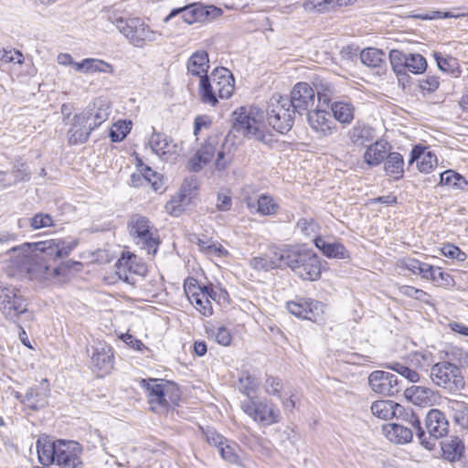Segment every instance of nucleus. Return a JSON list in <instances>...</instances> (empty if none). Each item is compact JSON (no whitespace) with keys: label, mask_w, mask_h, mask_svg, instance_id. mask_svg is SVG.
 <instances>
[{"label":"nucleus","mask_w":468,"mask_h":468,"mask_svg":"<svg viewBox=\"0 0 468 468\" xmlns=\"http://www.w3.org/2000/svg\"><path fill=\"white\" fill-rule=\"evenodd\" d=\"M131 44L137 48L144 47L148 42L155 41L158 34L153 31L139 18L131 17L123 35Z\"/></svg>","instance_id":"a211bd4d"},{"label":"nucleus","mask_w":468,"mask_h":468,"mask_svg":"<svg viewBox=\"0 0 468 468\" xmlns=\"http://www.w3.org/2000/svg\"><path fill=\"white\" fill-rule=\"evenodd\" d=\"M132 129V122L120 120L110 130V137L112 142H122Z\"/></svg>","instance_id":"5fc2aeb1"},{"label":"nucleus","mask_w":468,"mask_h":468,"mask_svg":"<svg viewBox=\"0 0 468 468\" xmlns=\"http://www.w3.org/2000/svg\"><path fill=\"white\" fill-rule=\"evenodd\" d=\"M354 0H304L303 2V8L309 13H324L347 6L353 3Z\"/></svg>","instance_id":"72a5a7b5"},{"label":"nucleus","mask_w":468,"mask_h":468,"mask_svg":"<svg viewBox=\"0 0 468 468\" xmlns=\"http://www.w3.org/2000/svg\"><path fill=\"white\" fill-rule=\"evenodd\" d=\"M289 101L298 113L308 112L309 109L314 105L315 90L308 83L299 82L291 90Z\"/></svg>","instance_id":"aec40b11"},{"label":"nucleus","mask_w":468,"mask_h":468,"mask_svg":"<svg viewBox=\"0 0 468 468\" xmlns=\"http://www.w3.org/2000/svg\"><path fill=\"white\" fill-rule=\"evenodd\" d=\"M85 74L113 72V67L110 63L99 58H85Z\"/></svg>","instance_id":"864d4df0"},{"label":"nucleus","mask_w":468,"mask_h":468,"mask_svg":"<svg viewBox=\"0 0 468 468\" xmlns=\"http://www.w3.org/2000/svg\"><path fill=\"white\" fill-rule=\"evenodd\" d=\"M264 389L268 395L275 396L280 399L282 382L279 378L270 376L265 380Z\"/></svg>","instance_id":"0e129e2a"},{"label":"nucleus","mask_w":468,"mask_h":468,"mask_svg":"<svg viewBox=\"0 0 468 468\" xmlns=\"http://www.w3.org/2000/svg\"><path fill=\"white\" fill-rule=\"evenodd\" d=\"M446 356L450 361L456 362L462 367L468 365V353L463 348L451 346L446 351Z\"/></svg>","instance_id":"e2e57ef3"},{"label":"nucleus","mask_w":468,"mask_h":468,"mask_svg":"<svg viewBox=\"0 0 468 468\" xmlns=\"http://www.w3.org/2000/svg\"><path fill=\"white\" fill-rule=\"evenodd\" d=\"M281 254H283V247L272 248L270 255L265 254L251 259L250 266L258 271H269L283 267V258L280 257Z\"/></svg>","instance_id":"a878e982"},{"label":"nucleus","mask_w":468,"mask_h":468,"mask_svg":"<svg viewBox=\"0 0 468 468\" xmlns=\"http://www.w3.org/2000/svg\"><path fill=\"white\" fill-rule=\"evenodd\" d=\"M87 121L88 116L83 112L74 115L68 131V141L70 144H83L88 140L93 130Z\"/></svg>","instance_id":"5701e85b"},{"label":"nucleus","mask_w":468,"mask_h":468,"mask_svg":"<svg viewBox=\"0 0 468 468\" xmlns=\"http://www.w3.org/2000/svg\"><path fill=\"white\" fill-rule=\"evenodd\" d=\"M233 129L247 137L265 142L268 126L264 112L257 107H239L233 112Z\"/></svg>","instance_id":"39448f33"},{"label":"nucleus","mask_w":468,"mask_h":468,"mask_svg":"<svg viewBox=\"0 0 468 468\" xmlns=\"http://www.w3.org/2000/svg\"><path fill=\"white\" fill-rule=\"evenodd\" d=\"M435 60L439 69L441 71L448 72L451 74H454L455 68L457 65L456 59L452 57L443 58L438 53L434 54Z\"/></svg>","instance_id":"774afa93"},{"label":"nucleus","mask_w":468,"mask_h":468,"mask_svg":"<svg viewBox=\"0 0 468 468\" xmlns=\"http://www.w3.org/2000/svg\"><path fill=\"white\" fill-rule=\"evenodd\" d=\"M187 72L193 76L202 78L207 76L209 69L208 54L205 50L194 52L186 63Z\"/></svg>","instance_id":"7c9ffc66"},{"label":"nucleus","mask_w":468,"mask_h":468,"mask_svg":"<svg viewBox=\"0 0 468 468\" xmlns=\"http://www.w3.org/2000/svg\"><path fill=\"white\" fill-rule=\"evenodd\" d=\"M294 112L288 98L274 96L267 110L268 124L280 133H285L292 126Z\"/></svg>","instance_id":"1a4fd4ad"},{"label":"nucleus","mask_w":468,"mask_h":468,"mask_svg":"<svg viewBox=\"0 0 468 468\" xmlns=\"http://www.w3.org/2000/svg\"><path fill=\"white\" fill-rule=\"evenodd\" d=\"M0 62L3 64L14 63L22 65L25 62V57L19 50L5 48L0 49Z\"/></svg>","instance_id":"6e6d98bb"},{"label":"nucleus","mask_w":468,"mask_h":468,"mask_svg":"<svg viewBox=\"0 0 468 468\" xmlns=\"http://www.w3.org/2000/svg\"><path fill=\"white\" fill-rule=\"evenodd\" d=\"M404 398L410 403L418 407L432 406L437 399V394L428 387L412 385L404 389Z\"/></svg>","instance_id":"4be33fe9"},{"label":"nucleus","mask_w":468,"mask_h":468,"mask_svg":"<svg viewBox=\"0 0 468 468\" xmlns=\"http://www.w3.org/2000/svg\"><path fill=\"white\" fill-rule=\"evenodd\" d=\"M425 422L430 436L433 439L441 438L448 432V420L446 419L445 415L439 410H431L427 413Z\"/></svg>","instance_id":"b1692460"},{"label":"nucleus","mask_w":468,"mask_h":468,"mask_svg":"<svg viewBox=\"0 0 468 468\" xmlns=\"http://www.w3.org/2000/svg\"><path fill=\"white\" fill-rule=\"evenodd\" d=\"M82 112L85 116H88L87 122L90 123L92 130L106 122L110 115L109 106L100 100L94 101L92 109Z\"/></svg>","instance_id":"4c0bfd02"},{"label":"nucleus","mask_w":468,"mask_h":468,"mask_svg":"<svg viewBox=\"0 0 468 468\" xmlns=\"http://www.w3.org/2000/svg\"><path fill=\"white\" fill-rule=\"evenodd\" d=\"M441 451L443 458L453 463L463 455L465 446L458 437H451L441 442Z\"/></svg>","instance_id":"58836bf2"},{"label":"nucleus","mask_w":468,"mask_h":468,"mask_svg":"<svg viewBox=\"0 0 468 468\" xmlns=\"http://www.w3.org/2000/svg\"><path fill=\"white\" fill-rule=\"evenodd\" d=\"M385 367L397 372L398 374H399L400 376H402L403 378H405L411 383H417L420 379V376L417 371H415L399 362L386 364Z\"/></svg>","instance_id":"3c124183"},{"label":"nucleus","mask_w":468,"mask_h":468,"mask_svg":"<svg viewBox=\"0 0 468 468\" xmlns=\"http://www.w3.org/2000/svg\"><path fill=\"white\" fill-rule=\"evenodd\" d=\"M78 245L76 239H54L35 243H24L9 251V266L30 279L60 282L63 267L49 269L48 261L67 257Z\"/></svg>","instance_id":"f257e3e1"},{"label":"nucleus","mask_w":468,"mask_h":468,"mask_svg":"<svg viewBox=\"0 0 468 468\" xmlns=\"http://www.w3.org/2000/svg\"><path fill=\"white\" fill-rule=\"evenodd\" d=\"M307 123L318 139L328 138L337 133L338 127L330 112L323 109H314L307 112Z\"/></svg>","instance_id":"4468645a"},{"label":"nucleus","mask_w":468,"mask_h":468,"mask_svg":"<svg viewBox=\"0 0 468 468\" xmlns=\"http://www.w3.org/2000/svg\"><path fill=\"white\" fill-rule=\"evenodd\" d=\"M243 412L262 426H271L281 420L280 410L266 399H250L241 402Z\"/></svg>","instance_id":"6e6552de"},{"label":"nucleus","mask_w":468,"mask_h":468,"mask_svg":"<svg viewBox=\"0 0 468 468\" xmlns=\"http://www.w3.org/2000/svg\"><path fill=\"white\" fill-rule=\"evenodd\" d=\"M440 184L448 186L456 190H463L468 185L466 179L460 174L447 170L440 175Z\"/></svg>","instance_id":"c03bdc74"},{"label":"nucleus","mask_w":468,"mask_h":468,"mask_svg":"<svg viewBox=\"0 0 468 468\" xmlns=\"http://www.w3.org/2000/svg\"><path fill=\"white\" fill-rule=\"evenodd\" d=\"M257 213L262 216H272L275 215L279 209V205L275 199L270 196L262 194L257 199L256 204Z\"/></svg>","instance_id":"a18cd8bd"},{"label":"nucleus","mask_w":468,"mask_h":468,"mask_svg":"<svg viewBox=\"0 0 468 468\" xmlns=\"http://www.w3.org/2000/svg\"><path fill=\"white\" fill-rule=\"evenodd\" d=\"M129 228L137 243L142 244L148 254L154 255L157 251L158 240L156 229L150 221L145 217L136 215L131 218Z\"/></svg>","instance_id":"9b49d317"},{"label":"nucleus","mask_w":468,"mask_h":468,"mask_svg":"<svg viewBox=\"0 0 468 468\" xmlns=\"http://www.w3.org/2000/svg\"><path fill=\"white\" fill-rule=\"evenodd\" d=\"M186 199V197L182 196V194L173 197L165 204V211L175 217L181 215L187 204Z\"/></svg>","instance_id":"bf43d9fd"},{"label":"nucleus","mask_w":468,"mask_h":468,"mask_svg":"<svg viewBox=\"0 0 468 468\" xmlns=\"http://www.w3.org/2000/svg\"><path fill=\"white\" fill-rule=\"evenodd\" d=\"M346 137L353 145L362 146L374 139L375 130L365 122H356V124L347 131Z\"/></svg>","instance_id":"c756f323"},{"label":"nucleus","mask_w":468,"mask_h":468,"mask_svg":"<svg viewBox=\"0 0 468 468\" xmlns=\"http://www.w3.org/2000/svg\"><path fill=\"white\" fill-rule=\"evenodd\" d=\"M431 382L451 392H458L464 388L465 381L460 368L450 361L434 364L431 368Z\"/></svg>","instance_id":"0eeeda50"},{"label":"nucleus","mask_w":468,"mask_h":468,"mask_svg":"<svg viewBox=\"0 0 468 468\" xmlns=\"http://www.w3.org/2000/svg\"><path fill=\"white\" fill-rule=\"evenodd\" d=\"M36 447L41 464H56L55 452L57 449V441L52 442L47 438H40L37 441Z\"/></svg>","instance_id":"ea45409f"},{"label":"nucleus","mask_w":468,"mask_h":468,"mask_svg":"<svg viewBox=\"0 0 468 468\" xmlns=\"http://www.w3.org/2000/svg\"><path fill=\"white\" fill-rule=\"evenodd\" d=\"M408 54L403 53L397 49H392L389 52V60L393 70L397 74H402L406 72Z\"/></svg>","instance_id":"4d7b16f0"},{"label":"nucleus","mask_w":468,"mask_h":468,"mask_svg":"<svg viewBox=\"0 0 468 468\" xmlns=\"http://www.w3.org/2000/svg\"><path fill=\"white\" fill-rule=\"evenodd\" d=\"M314 242L315 247L327 258L340 260L350 258L349 251L339 242H328L321 237H316Z\"/></svg>","instance_id":"473e14b6"},{"label":"nucleus","mask_w":468,"mask_h":468,"mask_svg":"<svg viewBox=\"0 0 468 468\" xmlns=\"http://www.w3.org/2000/svg\"><path fill=\"white\" fill-rule=\"evenodd\" d=\"M92 350V367L101 374L109 373L113 367L112 348L105 343L98 342Z\"/></svg>","instance_id":"412c9836"},{"label":"nucleus","mask_w":468,"mask_h":468,"mask_svg":"<svg viewBox=\"0 0 468 468\" xmlns=\"http://www.w3.org/2000/svg\"><path fill=\"white\" fill-rule=\"evenodd\" d=\"M403 166L404 160L400 154L396 152L388 154L385 162V171L388 176L395 179L402 177L404 173Z\"/></svg>","instance_id":"79ce46f5"},{"label":"nucleus","mask_w":468,"mask_h":468,"mask_svg":"<svg viewBox=\"0 0 468 468\" xmlns=\"http://www.w3.org/2000/svg\"><path fill=\"white\" fill-rule=\"evenodd\" d=\"M152 152L161 159L173 160L179 155L182 147L179 144L162 133L153 132L148 140Z\"/></svg>","instance_id":"dca6fc26"},{"label":"nucleus","mask_w":468,"mask_h":468,"mask_svg":"<svg viewBox=\"0 0 468 468\" xmlns=\"http://www.w3.org/2000/svg\"><path fill=\"white\" fill-rule=\"evenodd\" d=\"M221 457L229 463H236L239 461L237 454L238 445L235 442L226 441L219 449Z\"/></svg>","instance_id":"052dcab7"},{"label":"nucleus","mask_w":468,"mask_h":468,"mask_svg":"<svg viewBox=\"0 0 468 468\" xmlns=\"http://www.w3.org/2000/svg\"><path fill=\"white\" fill-rule=\"evenodd\" d=\"M141 387L145 389L148 403L152 411L166 412L176 406L180 399L178 389L172 384L161 379H142Z\"/></svg>","instance_id":"20e7f679"},{"label":"nucleus","mask_w":468,"mask_h":468,"mask_svg":"<svg viewBox=\"0 0 468 468\" xmlns=\"http://www.w3.org/2000/svg\"><path fill=\"white\" fill-rule=\"evenodd\" d=\"M368 385L373 392L386 397H394L402 388L400 381L394 374L383 370L370 373Z\"/></svg>","instance_id":"2eb2a0df"},{"label":"nucleus","mask_w":468,"mask_h":468,"mask_svg":"<svg viewBox=\"0 0 468 468\" xmlns=\"http://www.w3.org/2000/svg\"><path fill=\"white\" fill-rule=\"evenodd\" d=\"M370 410L378 419L388 420L397 416L398 411H402V406L393 400L379 399L371 404Z\"/></svg>","instance_id":"2f4dec72"},{"label":"nucleus","mask_w":468,"mask_h":468,"mask_svg":"<svg viewBox=\"0 0 468 468\" xmlns=\"http://www.w3.org/2000/svg\"><path fill=\"white\" fill-rule=\"evenodd\" d=\"M203 5L194 4L184 7L173 9L170 14L164 19L165 22H168L170 19L175 17L176 15H181L182 19L191 25L195 22L202 20Z\"/></svg>","instance_id":"e433bc0d"},{"label":"nucleus","mask_w":468,"mask_h":468,"mask_svg":"<svg viewBox=\"0 0 468 468\" xmlns=\"http://www.w3.org/2000/svg\"><path fill=\"white\" fill-rule=\"evenodd\" d=\"M426 262H421L413 258H405L399 261V266L402 269L408 270L413 274H419L427 272L426 270H423V267Z\"/></svg>","instance_id":"680f3d73"},{"label":"nucleus","mask_w":468,"mask_h":468,"mask_svg":"<svg viewBox=\"0 0 468 468\" xmlns=\"http://www.w3.org/2000/svg\"><path fill=\"white\" fill-rule=\"evenodd\" d=\"M441 252L443 256L459 261H464L467 259V255L463 250L451 243L444 244L441 249Z\"/></svg>","instance_id":"338daca9"},{"label":"nucleus","mask_w":468,"mask_h":468,"mask_svg":"<svg viewBox=\"0 0 468 468\" xmlns=\"http://www.w3.org/2000/svg\"><path fill=\"white\" fill-rule=\"evenodd\" d=\"M388 142L378 140L367 147L363 159L367 165L378 166L388 157Z\"/></svg>","instance_id":"cd10ccee"},{"label":"nucleus","mask_w":468,"mask_h":468,"mask_svg":"<svg viewBox=\"0 0 468 468\" xmlns=\"http://www.w3.org/2000/svg\"><path fill=\"white\" fill-rule=\"evenodd\" d=\"M447 407L453 412L455 422L463 429H468V409L464 403L456 399H450Z\"/></svg>","instance_id":"37998d69"},{"label":"nucleus","mask_w":468,"mask_h":468,"mask_svg":"<svg viewBox=\"0 0 468 468\" xmlns=\"http://www.w3.org/2000/svg\"><path fill=\"white\" fill-rule=\"evenodd\" d=\"M283 267L290 268L299 278L304 281H317L322 272L321 261L311 249L304 246H284Z\"/></svg>","instance_id":"f03ea898"},{"label":"nucleus","mask_w":468,"mask_h":468,"mask_svg":"<svg viewBox=\"0 0 468 468\" xmlns=\"http://www.w3.org/2000/svg\"><path fill=\"white\" fill-rule=\"evenodd\" d=\"M330 109L335 120L343 125L350 124L355 119V107L348 101H334L331 103Z\"/></svg>","instance_id":"c9c22d12"},{"label":"nucleus","mask_w":468,"mask_h":468,"mask_svg":"<svg viewBox=\"0 0 468 468\" xmlns=\"http://www.w3.org/2000/svg\"><path fill=\"white\" fill-rule=\"evenodd\" d=\"M234 83V77L228 69H214L209 75L199 80L198 91L201 101L215 106L218 99H229L233 94Z\"/></svg>","instance_id":"7ed1b4c3"},{"label":"nucleus","mask_w":468,"mask_h":468,"mask_svg":"<svg viewBox=\"0 0 468 468\" xmlns=\"http://www.w3.org/2000/svg\"><path fill=\"white\" fill-rule=\"evenodd\" d=\"M147 268L138 261L135 255L122 256L115 264V273L120 280L135 287L140 285Z\"/></svg>","instance_id":"ddd939ff"},{"label":"nucleus","mask_w":468,"mask_h":468,"mask_svg":"<svg viewBox=\"0 0 468 468\" xmlns=\"http://www.w3.org/2000/svg\"><path fill=\"white\" fill-rule=\"evenodd\" d=\"M384 53L378 48H365L360 54L362 63L367 67L378 68L384 62Z\"/></svg>","instance_id":"49530a36"},{"label":"nucleus","mask_w":468,"mask_h":468,"mask_svg":"<svg viewBox=\"0 0 468 468\" xmlns=\"http://www.w3.org/2000/svg\"><path fill=\"white\" fill-rule=\"evenodd\" d=\"M239 389L240 391L250 399H255L253 395L257 393L260 386L259 380L250 374L242 375L239 379Z\"/></svg>","instance_id":"09e8293b"},{"label":"nucleus","mask_w":468,"mask_h":468,"mask_svg":"<svg viewBox=\"0 0 468 468\" xmlns=\"http://www.w3.org/2000/svg\"><path fill=\"white\" fill-rule=\"evenodd\" d=\"M215 166L218 170H224L231 161V154L225 151V144L219 145V138L212 136L207 139L204 145L189 160L188 168L192 172L200 171L214 157Z\"/></svg>","instance_id":"423d86ee"},{"label":"nucleus","mask_w":468,"mask_h":468,"mask_svg":"<svg viewBox=\"0 0 468 468\" xmlns=\"http://www.w3.org/2000/svg\"><path fill=\"white\" fill-rule=\"evenodd\" d=\"M417 163V167L421 173H431L438 165L437 156L425 148L415 146L410 153V163Z\"/></svg>","instance_id":"bb28decb"},{"label":"nucleus","mask_w":468,"mask_h":468,"mask_svg":"<svg viewBox=\"0 0 468 468\" xmlns=\"http://www.w3.org/2000/svg\"><path fill=\"white\" fill-rule=\"evenodd\" d=\"M184 290L191 304L200 314L204 316H210L213 314L210 299L215 300L216 292L212 288L200 287L196 280L191 279L185 282Z\"/></svg>","instance_id":"f8f14e48"},{"label":"nucleus","mask_w":468,"mask_h":468,"mask_svg":"<svg viewBox=\"0 0 468 468\" xmlns=\"http://www.w3.org/2000/svg\"><path fill=\"white\" fill-rule=\"evenodd\" d=\"M104 17L107 21L114 25L119 32L124 35L131 18H125L123 11L115 6H109L103 10Z\"/></svg>","instance_id":"a19ab883"},{"label":"nucleus","mask_w":468,"mask_h":468,"mask_svg":"<svg viewBox=\"0 0 468 468\" xmlns=\"http://www.w3.org/2000/svg\"><path fill=\"white\" fill-rule=\"evenodd\" d=\"M427 69V61L425 58L420 54L409 53L407 56L406 70L420 74Z\"/></svg>","instance_id":"603ef678"},{"label":"nucleus","mask_w":468,"mask_h":468,"mask_svg":"<svg viewBox=\"0 0 468 468\" xmlns=\"http://www.w3.org/2000/svg\"><path fill=\"white\" fill-rule=\"evenodd\" d=\"M0 313L14 322L27 313V301L18 288L0 282Z\"/></svg>","instance_id":"9d476101"},{"label":"nucleus","mask_w":468,"mask_h":468,"mask_svg":"<svg viewBox=\"0 0 468 468\" xmlns=\"http://www.w3.org/2000/svg\"><path fill=\"white\" fill-rule=\"evenodd\" d=\"M49 389L47 379H43L42 382L35 387L31 388L27 391L25 396L24 403L31 410H39L44 408L48 403Z\"/></svg>","instance_id":"393cba45"},{"label":"nucleus","mask_w":468,"mask_h":468,"mask_svg":"<svg viewBox=\"0 0 468 468\" xmlns=\"http://www.w3.org/2000/svg\"><path fill=\"white\" fill-rule=\"evenodd\" d=\"M287 310L294 316L317 322L322 318L324 306L312 299H300L287 303Z\"/></svg>","instance_id":"f3484780"},{"label":"nucleus","mask_w":468,"mask_h":468,"mask_svg":"<svg viewBox=\"0 0 468 468\" xmlns=\"http://www.w3.org/2000/svg\"><path fill=\"white\" fill-rule=\"evenodd\" d=\"M394 418L401 419L408 422L411 427L416 431L417 436L420 440V444L428 450H431L435 443L433 441H430V438L427 437L425 431L422 430L420 426V421L417 415L413 412L411 409H405L402 406V411H398L397 416Z\"/></svg>","instance_id":"c85d7f7f"},{"label":"nucleus","mask_w":468,"mask_h":468,"mask_svg":"<svg viewBox=\"0 0 468 468\" xmlns=\"http://www.w3.org/2000/svg\"><path fill=\"white\" fill-rule=\"evenodd\" d=\"M137 164L136 167H141V171L144 173V176H146V177L150 178L149 181H147L146 185L151 186L154 191H158L162 189L163 187V182L161 179V176L154 171L150 166L144 165L141 159L138 157L136 158Z\"/></svg>","instance_id":"8fccbe9b"},{"label":"nucleus","mask_w":468,"mask_h":468,"mask_svg":"<svg viewBox=\"0 0 468 468\" xmlns=\"http://www.w3.org/2000/svg\"><path fill=\"white\" fill-rule=\"evenodd\" d=\"M383 433L391 442L403 444L412 440L413 432L410 429L396 423L383 425Z\"/></svg>","instance_id":"f704fd0d"},{"label":"nucleus","mask_w":468,"mask_h":468,"mask_svg":"<svg viewBox=\"0 0 468 468\" xmlns=\"http://www.w3.org/2000/svg\"><path fill=\"white\" fill-rule=\"evenodd\" d=\"M315 98L317 97L320 102L328 104L334 95L335 90L334 85L324 80H317L314 82Z\"/></svg>","instance_id":"de8ad7c7"},{"label":"nucleus","mask_w":468,"mask_h":468,"mask_svg":"<svg viewBox=\"0 0 468 468\" xmlns=\"http://www.w3.org/2000/svg\"><path fill=\"white\" fill-rule=\"evenodd\" d=\"M80 452L78 442L58 441L55 452L56 464L62 468H77L81 463Z\"/></svg>","instance_id":"6ab92c4d"},{"label":"nucleus","mask_w":468,"mask_h":468,"mask_svg":"<svg viewBox=\"0 0 468 468\" xmlns=\"http://www.w3.org/2000/svg\"><path fill=\"white\" fill-rule=\"evenodd\" d=\"M53 225L54 220L48 214L37 213L30 219V227L35 230L51 227Z\"/></svg>","instance_id":"69168bd1"},{"label":"nucleus","mask_w":468,"mask_h":468,"mask_svg":"<svg viewBox=\"0 0 468 468\" xmlns=\"http://www.w3.org/2000/svg\"><path fill=\"white\" fill-rule=\"evenodd\" d=\"M5 184L3 186H8L18 182L29 180V171L25 165H21L20 167L14 169L10 174L6 173Z\"/></svg>","instance_id":"13d9d810"}]
</instances>
